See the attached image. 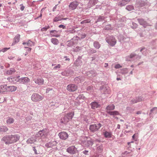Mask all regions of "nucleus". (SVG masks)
Wrapping results in <instances>:
<instances>
[{
    "label": "nucleus",
    "mask_w": 157,
    "mask_h": 157,
    "mask_svg": "<svg viewBox=\"0 0 157 157\" xmlns=\"http://www.w3.org/2000/svg\"><path fill=\"white\" fill-rule=\"evenodd\" d=\"M50 28L49 25L45 26L41 29L40 30L42 32L46 31Z\"/></svg>",
    "instance_id": "nucleus-38"
},
{
    "label": "nucleus",
    "mask_w": 157,
    "mask_h": 157,
    "mask_svg": "<svg viewBox=\"0 0 157 157\" xmlns=\"http://www.w3.org/2000/svg\"><path fill=\"white\" fill-rule=\"evenodd\" d=\"M120 125L119 124H117V128H118V129H120Z\"/></svg>",
    "instance_id": "nucleus-64"
},
{
    "label": "nucleus",
    "mask_w": 157,
    "mask_h": 157,
    "mask_svg": "<svg viewBox=\"0 0 157 157\" xmlns=\"http://www.w3.org/2000/svg\"><path fill=\"white\" fill-rule=\"evenodd\" d=\"M63 20V18L59 16H56L54 19H53V22H56L59 21H60Z\"/></svg>",
    "instance_id": "nucleus-29"
},
{
    "label": "nucleus",
    "mask_w": 157,
    "mask_h": 157,
    "mask_svg": "<svg viewBox=\"0 0 157 157\" xmlns=\"http://www.w3.org/2000/svg\"><path fill=\"white\" fill-rule=\"evenodd\" d=\"M104 19V17L103 16H99L98 19H97V21H103Z\"/></svg>",
    "instance_id": "nucleus-42"
},
{
    "label": "nucleus",
    "mask_w": 157,
    "mask_h": 157,
    "mask_svg": "<svg viewBox=\"0 0 157 157\" xmlns=\"http://www.w3.org/2000/svg\"><path fill=\"white\" fill-rule=\"evenodd\" d=\"M106 42L111 46H114L117 43V40L113 36H109L105 39Z\"/></svg>",
    "instance_id": "nucleus-2"
},
{
    "label": "nucleus",
    "mask_w": 157,
    "mask_h": 157,
    "mask_svg": "<svg viewBox=\"0 0 157 157\" xmlns=\"http://www.w3.org/2000/svg\"><path fill=\"white\" fill-rule=\"evenodd\" d=\"M115 106L113 104L110 105L106 107L107 109L109 110H113Z\"/></svg>",
    "instance_id": "nucleus-33"
},
{
    "label": "nucleus",
    "mask_w": 157,
    "mask_h": 157,
    "mask_svg": "<svg viewBox=\"0 0 157 157\" xmlns=\"http://www.w3.org/2000/svg\"><path fill=\"white\" fill-rule=\"evenodd\" d=\"M67 89L69 91H74L77 89V86L74 84H69L67 86Z\"/></svg>",
    "instance_id": "nucleus-8"
},
{
    "label": "nucleus",
    "mask_w": 157,
    "mask_h": 157,
    "mask_svg": "<svg viewBox=\"0 0 157 157\" xmlns=\"http://www.w3.org/2000/svg\"><path fill=\"white\" fill-rule=\"evenodd\" d=\"M112 134V133L110 132L105 131L104 133V135L105 138H110L111 137Z\"/></svg>",
    "instance_id": "nucleus-26"
},
{
    "label": "nucleus",
    "mask_w": 157,
    "mask_h": 157,
    "mask_svg": "<svg viewBox=\"0 0 157 157\" xmlns=\"http://www.w3.org/2000/svg\"><path fill=\"white\" fill-rule=\"evenodd\" d=\"M7 92H13L15 91L17 89L16 86H7Z\"/></svg>",
    "instance_id": "nucleus-13"
},
{
    "label": "nucleus",
    "mask_w": 157,
    "mask_h": 157,
    "mask_svg": "<svg viewBox=\"0 0 157 157\" xmlns=\"http://www.w3.org/2000/svg\"><path fill=\"white\" fill-rule=\"evenodd\" d=\"M20 76H14L13 77L11 78L12 81L14 83H16L17 82H20V78H19Z\"/></svg>",
    "instance_id": "nucleus-23"
},
{
    "label": "nucleus",
    "mask_w": 157,
    "mask_h": 157,
    "mask_svg": "<svg viewBox=\"0 0 157 157\" xmlns=\"http://www.w3.org/2000/svg\"><path fill=\"white\" fill-rule=\"evenodd\" d=\"M49 32L51 36L58 37L59 36V35L57 34V31L55 30H50Z\"/></svg>",
    "instance_id": "nucleus-20"
},
{
    "label": "nucleus",
    "mask_w": 157,
    "mask_h": 157,
    "mask_svg": "<svg viewBox=\"0 0 157 157\" xmlns=\"http://www.w3.org/2000/svg\"><path fill=\"white\" fill-rule=\"evenodd\" d=\"M83 153L86 155L88 153V151L87 150H85L84 151H83Z\"/></svg>",
    "instance_id": "nucleus-57"
},
{
    "label": "nucleus",
    "mask_w": 157,
    "mask_h": 157,
    "mask_svg": "<svg viewBox=\"0 0 157 157\" xmlns=\"http://www.w3.org/2000/svg\"><path fill=\"white\" fill-rule=\"evenodd\" d=\"M43 98L44 97L43 96L37 93L33 94L31 97L32 100L35 102L39 101L42 100Z\"/></svg>",
    "instance_id": "nucleus-4"
},
{
    "label": "nucleus",
    "mask_w": 157,
    "mask_h": 157,
    "mask_svg": "<svg viewBox=\"0 0 157 157\" xmlns=\"http://www.w3.org/2000/svg\"><path fill=\"white\" fill-rule=\"evenodd\" d=\"M36 137L37 136H38L40 137L44 138L43 134V132L41 130L39 131L38 133L36 134Z\"/></svg>",
    "instance_id": "nucleus-35"
},
{
    "label": "nucleus",
    "mask_w": 157,
    "mask_h": 157,
    "mask_svg": "<svg viewBox=\"0 0 157 157\" xmlns=\"http://www.w3.org/2000/svg\"><path fill=\"white\" fill-rule=\"evenodd\" d=\"M108 66V63H105V64L104 67H107Z\"/></svg>",
    "instance_id": "nucleus-62"
},
{
    "label": "nucleus",
    "mask_w": 157,
    "mask_h": 157,
    "mask_svg": "<svg viewBox=\"0 0 157 157\" xmlns=\"http://www.w3.org/2000/svg\"><path fill=\"white\" fill-rule=\"evenodd\" d=\"M140 58V56L133 53L126 57V60L127 61H132Z\"/></svg>",
    "instance_id": "nucleus-3"
},
{
    "label": "nucleus",
    "mask_w": 157,
    "mask_h": 157,
    "mask_svg": "<svg viewBox=\"0 0 157 157\" xmlns=\"http://www.w3.org/2000/svg\"><path fill=\"white\" fill-rule=\"evenodd\" d=\"M32 117L30 116H28L26 118V119L27 121H29L32 119Z\"/></svg>",
    "instance_id": "nucleus-50"
},
{
    "label": "nucleus",
    "mask_w": 157,
    "mask_h": 157,
    "mask_svg": "<svg viewBox=\"0 0 157 157\" xmlns=\"http://www.w3.org/2000/svg\"><path fill=\"white\" fill-rule=\"evenodd\" d=\"M94 46L96 49H98L101 46V45L98 42L95 41L94 43Z\"/></svg>",
    "instance_id": "nucleus-31"
},
{
    "label": "nucleus",
    "mask_w": 157,
    "mask_h": 157,
    "mask_svg": "<svg viewBox=\"0 0 157 157\" xmlns=\"http://www.w3.org/2000/svg\"><path fill=\"white\" fill-rule=\"evenodd\" d=\"M90 20L88 19L82 21L81 22V24H86L90 23Z\"/></svg>",
    "instance_id": "nucleus-40"
},
{
    "label": "nucleus",
    "mask_w": 157,
    "mask_h": 157,
    "mask_svg": "<svg viewBox=\"0 0 157 157\" xmlns=\"http://www.w3.org/2000/svg\"><path fill=\"white\" fill-rule=\"evenodd\" d=\"M108 113L111 115H119V112L117 111H109L108 112Z\"/></svg>",
    "instance_id": "nucleus-32"
},
{
    "label": "nucleus",
    "mask_w": 157,
    "mask_h": 157,
    "mask_svg": "<svg viewBox=\"0 0 157 157\" xmlns=\"http://www.w3.org/2000/svg\"><path fill=\"white\" fill-rule=\"evenodd\" d=\"M61 74L63 76H67V73L66 71H64L62 72Z\"/></svg>",
    "instance_id": "nucleus-51"
},
{
    "label": "nucleus",
    "mask_w": 157,
    "mask_h": 157,
    "mask_svg": "<svg viewBox=\"0 0 157 157\" xmlns=\"http://www.w3.org/2000/svg\"><path fill=\"white\" fill-rule=\"evenodd\" d=\"M134 142L133 141H131V142H128V145L130 146V144L132 143H133Z\"/></svg>",
    "instance_id": "nucleus-61"
},
{
    "label": "nucleus",
    "mask_w": 157,
    "mask_h": 157,
    "mask_svg": "<svg viewBox=\"0 0 157 157\" xmlns=\"http://www.w3.org/2000/svg\"><path fill=\"white\" fill-rule=\"evenodd\" d=\"M58 136L61 139L63 140H66L68 136L67 133L65 132H61L59 133Z\"/></svg>",
    "instance_id": "nucleus-9"
},
{
    "label": "nucleus",
    "mask_w": 157,
    "mask_h": 157,
    "mask_svg": "<svg viewBox=\"0 0 157 157\" xmlns=\"http://www.w3.org/2000/svg\"><path fill=\"white\" fill-rule=\"evenodd\" d=\"M126 9L128 11H131L134 9V7L132 5H128L126 7Z\"/></svg>",
    "instance_id": "nucleus-36"
},
{
    "label": "nucleus",
    "mask_w": 157,
    "mask_h": 157,
    "mask_svg": "<svg viewBox=\"0 0 157 157\" xmlns=\"http://www.w3.org/2000/svg\"><path fill=\"white\" fill-rule=\"evenodd\" d=\"M59 28H62L63 29H64L66 28V26L63 25H60L59 26Z\"/></svg>",
    "instance_id": "nucleus-52"
},
{
    "label": "nucleus",
    "mask_w": 157,
    "mask_h": 157,
    "mask_svg": "<svg viewBox=\"0 0 157 157\" xmlns=\"http://www.w3.org/2000/svg\"><path fill=\"white\" fill-rule=\"evenodd\" d=\"M43 132V134L44 137L45 136H46L47 135L48 133V131L46 129H43L41 130Z\"/></svg>",
    "instance_id": "nucleus-39"
},
{
    "label": "nucleus",
    "mask_w": 157,
    "mask_h": 157,
    "mask_svg": "<svg viewBox=\"0 0 157 157\" xmlns=\"http://www.w3.org/2000/svg\"><path fill=\"white\" fill-rule=\"evenodd\" d=\"M157 108L154 107L151 110V112L152 113L153 111H155V113H156L157 112Z\"/></svg>",
    "instance_id": "nucleus-48"
},
{
    "label": "nucleus",
    "mask_w": 157,
    "mask_h": 157,
    "mask_svg": "<svg viewBox=\"0 0 157 157\" xmlns=\"http://www.w3.org/2000/svg\"><path fill=\"white\" fill-rule=\"evenodd\" d=\"M33 45V42L30 40H29L27 43V45L28 46H31Z\"/></svg>",
    "instance_id": "nucleus-41"
},
{
    "label": "nucleus",
    "mask_w": 157,
    "mask_h": 157,
    "mask_svg": "<svg viewBox=\"0 0 157 157\" xmlns=\"http://www.w3.org/2000/svg\"><path fill=\"white\" fill-rule=\"evenodd\" d=\"M90 52L92 53H95L96 52V50L93 49H90Z\"/></svg>",
    "instance_id": "nucleus-54"
},
{
    "label": "nucleus",
    "mask_w": 157,
    "mask_h": 157,
    "mask_svg": "<svg viewBox=\"0 0 157 157\" xmlns=\"http://www.w3.org/2000/svg\"><path fill=\"white\" fill-rule=\"evenodd\" d=\"M56 6H57V5H56L55 6L53 7V10H52V11H55V10H56Z\"/></svg>",
    "instance_id": "nucleus-60"
},
{
    "label": "nucleus",
    "mask_w": 157,
    "mask_h": 157,
    "mask_svg": "<svg viewBox=\"0 0 157 157\" xmlns=\"http://www.w3.org/2000/svg\"><path fill=\"white\" fill-rule=\"evenodd\" d=\"M78 5V4L77 2H73L71 3L69 5V7L72 10H75Z\"/></svg>",
    "instance_id": "nucleus-16"
},
{
    "label": "nucleus",
    "mask_w": 157,
    "mask_h": 157,
    "mask_svg": "<svg viewBox=\"0 0 157 157\" xmlns=\"http://www.w3.org/2000/svg\"><path fill=\"white\" fill-rule=\"evenodd\" d=\"M57 144V142L55 141H54L47 143L45 144V146L48 148L56 146Z\"/></svg>",
    "instance_id": "nucleus-11"
},
{
    "label": "nucleus",
    "mask_w": 157,
    "mask_h": 157,
    "mask_svg": "<svg viewBox=\"0 0 157 157\" xmlns=\"http://www.w3.org/2000/svg\"><path fill=\"white\" fill-rule=\"evenodd\" d=\"M14 121V119L11 117H8L6 120V123L7 124L13 123Z\"/></svg>",
    "instance_id": "nucleus-28"
},
{
    "label": "nucleus",
    "mask_w": 157,
    "mask_h": 157,
    "mask_svg": "<svg viewBox=\"0 0 157 157\" xmlns=\"http://www.w3.org/2000/svg\"><path fill=\"white\" fill-rule=\"evenodd\" d=\"M10 48H4L0 50V52H5L7 50H9Z\"/></svg>",
    "instance_id": "nucleus-44"
},
{
    "label": "nucleus",
    "mask_w": 157,
    "mask_h": 157,
    "mask_svg": "<svg viewBox=\"0 0 157 157\" xmlns=\"http://www.w3.org/2000/svg\"><path fill=\"white\" fill-rule=\"evenodd\" d=\"M52 90V89L50 88H48L46 89V93H48L50 91Z\"/></svg>",
    "instance_id": "nucleus-53"
},
{
    "label": "nucleus",
    "mask_w": 157,
    "mask_h": 157,
    "mask_svg": "<svg viewBox=\"0 0 157 157\" xmlns=\"http://www.w3.org/2000/svg\"><path fill=\"white\" fill-rule=\"evenodd\" d=\"M15 71L14 68H12L7 71L6 73L8 75H10L13 73Z\"/></svg>",
    "instance_id": "nucleus-27"
},
{
    "label": "nucleus",
    "mask_w": 157,
    "mask_h": 157,
    "mask_svg": "<svg viewBox=\"0 0 157 157\" xmlns=\"http://www.w3.org/2000/svg\"><path fill=\"white\" fill-rule=\"evenodd\" d=\"M101 126L100 123L91 124L90 125V129L91 132H94L98 131Z\"/></svg>",
    "instance_id": "nucleus-5"
},
{
    "label": "nucleus",
    "mask_w": 157,
    "mask_h": 157,
    "mask_svg": "<svg viewBox=\"0 0 157 157\" xmlns=\"http://www.w3.org/2000/svg\"><path fill=\"white\" fill-rule=\"evenodd\" d=\"M130 0H122L118 4V6H123L127 4Z\"/></svg>",
    "instance_id": "nucleus-24"
},
{
    "label": "nucleus",
    "mask_w": 157,
    "mask_h": 157,
    "mask_svg": "<svg viewBox=\"0 0 157 157\" xmlns=\"http://www.w3.org/2000/svg\"><path fill=\"white\" fill-rule=\"evenodd\" d=\"M20 35L19 34H17L13 39V42L12 44V46L14 45L15 44L19 42L20 40Z\"/></svg>",
    "instance_id": "nucleus-17"
},
{
    "label": "nucleus",
    "mask_w": 157,
    "mask_h": 157,
    "mask_svg": "<svg viewBox=\"0 0 157 157\" xmlns=\"http://www.w3.org/2000/svg\"><path fill=\"white\" fill-rule=\"evenodd\" d=\"M65 58H66V59H65V60L66 61H67V60H68L69 61L70 60V59L69 58H67V57L66 56H65Z\"/></svg>",
    "instance_id": "nucleus-63"
},
{
    "label": "nucleus",
    "mask_w": 157,
    "mask_h": 157,
    "mask_svg": "<svg viewBox=\"0 0 157 157\" xmlns=\"http://www.w3.org/2000/svg\"><path fill=\"white\" fill-rule=\"evenodd\" d=\"M138 21L140 24V25H143L144 27H145L147 25V24L146 22L143 19H138Z\"/></svg>",
    "instance_id": "nucleus-22"
},
{
    "label": "nucleus",
    "mask_w": 157,
    "mask_h": 157,
    "mask_svg": "<svg viewBox=\"0 0 157 157\" xmlns=\"http://www.w3.org/2000/svg\"><path fill=\"white\" fill-rule=\"evenodd\" d=\"M122 67L120 64H118L116 65L114 67L116 69H118L119 68L121 67Z\"/></svg>",
    "instance_id": "nucleus-49"
},
{
    "label": "nucleus",
    "mask_w": 157,
    "mask_h": 157,
    "mask_svg": "<svg viewBox=\"0 0 157 157\" xmlns=\"http://www.w3.org/2000/svg\"><path fill=\"white\" fill-rule=\"evenodd\" d=\"M33 80L36 84H38L39 85H42L44 83V79L42 78L34 79Z\"/></svg>",
    "instance_id": "nucleus-15"
},
{
    "label": "nucleus",
    "mask_w": 157,
    "mask_h": 157,
    "mask_svg": "<svg viewBox=\"0 0 157 157\" xmlns=\"http://www.w3.org/2000/svg\"><path fill=\"white\" fill-rule=\"evenodd\" d=\"M6 88V85H4L0 86V93L3 94L7 92Z\"/></svg>",
    "instance_id": "nucleus-21"
},
{
    "label": "nucleus",
    "mask_w": 157,
    "mask_h": 157,
    "mask_svg": "<svg viewBox=\"0 0 157 157\" xmlns=\"http://www.w3.org/2000/svg\"><path fill=\"white\" fill-rule=\"evenodd\" d=\"M69 121L67 117L65 115L61 118L60 122L61 124H67Z\"/></svg>",
    "instance_id": "nucleus-14"
},
{
    "label": "nucleus",
    "mask_w": 157,
    "mask_h": 157,
    "mask_svg": "<svg viewBox=\"0 0 157 157\" xmlns=\"http://www.w3.org/2000/svg\"><path fill=\"white\" fill-rule=\"evenodd\" d=\"M91 108L92 109H95L98 108L99 107L100 105L96 101L92 102L91 104Z\"/></svg>",
    "instance_id": "nucleus-19"
},
{
    "label": "nucleus",
    "mask_w": 157,
    "mask_h": 157,
    "mask_svg": "<svg viewBox=\"0 0 157 157\" xmlns=\"http://www.w3.org/2000/svg\"><path fill=\"white\" fill-rule=\"evenodd\" d=\"M30 81V79L28 77H22L20 78V83L27 84Z\"/></svg>",
    "instance_id": "nucleus-10"
},
{
    "label": "nucleus",
    "mask_w": 157,
    "mask_h": 157,
    "mask_svg": "<svg viewBox=\"0 0 157 157\" xmlns=\"http://www.w3.org/2000/svg\"><path fill=\"white\" fill-rule=\"evenodd\" d=\"M36 140V136H33L29 138L26 141L28 144H32L35 142Z\"/></svg>",
    "instance_id": "nucleus-12"
},
{
    "label": "nucleus",
    "mask_w": 157,
    "mask_h": 157,
    "mask_svg": "<svg viewBox=\"0 0 157 157\" xmlns=\"http://www.w3.org/2000/svg\"><path fill=\"white\" fill-rule=\"evenodd\" d=\"M107 92H105V94H109L110 92V89H107Z\"/></svg>",
    "instance_id": "nucleus-59"
},
{
    "label": "nucleus",
    "mask_w": 157,
    "mask_h": 157,
    "mask_svg": "<svg viewBox=\"0 0 157 157\" xmlns=\"http://www.w3.org/2000/svg\"><path fill=\"white\" fill-rule=\"evenodd\" d=\"M20 136L17 134L6 135L3 137L1 140L6 144H10L16 142L19 140Z\"/></svg>",
    "instance_id": "nucleus-1"
},
{
    "label": "nucleus",
    "mask_w": 157,
    "mask_h": 157,
    "mask_svg": "<svg viewBox=\"0 0 157 157\" xmlns=\"http://www.w3.org/2000/svg\"><path fill=\"white\" fill-rule=\"evenodd\" d=\"M24 48H27V51H31V48H29L28 47H24Z\"/></svg>",
    "instance_id": "nucleus-56"
},
{
    "label": "nucleus",
    "mask_w": 157,
    "mask_h": 157,
    "mask_svg": "<svg viewBox=\"0 0 157 157\" xmlns=\"http://www.w3.org/2000/svg\"><path fill=\"white\" fill-rule=\"evenodd\" d=\"M22 5V6L20 8V9L21 11H23L25 8V7L22 5Z\"/></svg>",
    "instance_id": "nucleus-58"
},
{
    "label": "nucleus",
    "mask_w": 157,
    "mask_h": 157,
    "mask_svg": "<svg viewBox=\"0 0 157 157\" xmlns=\"http://www.w3.org/2000/svg\"><path fill=\"white\" fill-rule=\"evenodd\" d=\"M132 27L133 29H135V28H137V25L136 24V23H134V22H132Z\"/></svg>",
    "instance_id": "nucleus-47"
},
{
    "label": "nucleus",
    "mask_w": 157,
    "mask_h": 157,
    "mask_svg": "<svg viewBox=\"0 0 157 157\" xmlns=\"http://www.w3.org/2000/svg\"><path fill=\"white\" fill-rule=\"evenodd\" d=\"M92 2H93V5H94L97 3L98 0H90V2L91 3Z\"/></svg>",
    "instance_id": "nucleus-46"
},
{
    "label": "nucleus",
    "mask_w": 157,
    "mask_h": 157,
    "mask_svg": "<svg viewBox=\"0 0 157 157\" xmlns=\"http://www.w3.org/2000/svg\"><path fill=\"white\" fill-rule=\"evenodd\" d=\"M67 151L71 154H74L77 151V149L75 146H73L68 147L67 149Z\"/></svg>",
    "instance_id": "nucleus-7"
},
{
    "label": "nucleus",
    "mask_w": 157,
    "mask_h": 157,
    "mask_svg": "<svg viewBox=\"0 0 157 157\" xmlns=\"http://www.w3.org/2000/svg\"><path fill=\"white\" fill-rule=\"evenodd\" d=\"M60 64H57L56 66L53 67V69L54 70H57L59 69L60 67Z\"/></svg>",
    "instance_id": "nucleus-43"
},
{
    "label": "nucleus",
    "mask_w": 157,
    "mask_h": 157,
    "mask_svg": "<svg viewBox=\"0 0 157 157\" xmlns=\"http://www.w3.org/2000/svg\"><path fill=\"white\" fill-rule=\"evenodd\" d=\"M74 115V112H72L67 113L65 116L67 117L68 119L70 121L72 119Z\"/></svg>",
    "instance_id": "nucleus-25"
},
{
    "label": "nucleus",
    "mask_w": 157,
    "mask_h": 157,
    "mask_svg": "<svg viewBox=\"0 0 157 157\" xmlns=\"http://www.w3.org/2000/svg\"><path fill=\"white\" fill-rule=\"evenodd\" d=\"M147 50L145 48H141L140 50V52H141L143 54L145 55V53H144V52L146 51Z\"/></svg>",
    "instance_id": "nucleus-45"
},
{
    "label": "nucleus",
    "mask_w": 157,
    "mask_h": 157,
    "mask_svg": "<svg viewBox=\"0 0 157 157\" xmlns=\"http://www.w3.org/2000/svg\"><path fill=\"white\" fill-rule=\"evenodd\" d=\"M144 98L141 97H138L132 99L130 101V103L131 104L136 103L144 101Z\"/></svg>",
    "instance_id": "nucleus-6"
},
{
    "label": "nucleus",
    "mask_w": 157,
    "mask_h": 157,
    "mask_svg": "<svg viewBox=\"0 0 157 157\" xmlns=\"http://www.w3.org/2000/svg\"><path fill=\"white\" fill-rule=\"evenodd\" d=\"M51 42L54 45H57L59 43V41L56 38H52L51 40Z\"/></svg>",
    "instance_id": "nucleus-30"
},
{
    "label": "nucleus",
    "mask_w": 157,
    "mask_h": 157,
    "mask_svg": "<svg viewBox=\"0 0 157 157\" xmlns=\"http://www.w3.org/2000/svg\"><path fill=\"white\" fill-rule=\"evenodd\" d=\"M8 130V128L6 126H0V133L1 134H3L4 133L6 132Z\"/></svg>",
    "instance_id": "nucleus-18"
},
{
    "label": "nucleus",
    "mask_w": 157,
    "mask_h": 157,
    "mask_svg": "<svg viewBox=\"0 0 157 157\" xmlns=\"http://www.w3.org/2000/svg\"><path fill=\"white\" fill-rule=\"evenodd\" d=\"M33 150L34 151L35 154H38V153H37V150L36 149L35 147H33Z\"/></svg>",
    "instance_id": "nucleus-55"
},
{
    "label": "nucleus",
    "mask_w": 157,
    "mask_h": 157,
    "mask_svg": "<svg viewBox=\"0 0 157 157\" xmlns=\"http://www.w3.org/2000/svg\"><path fill=\"white\" fill-rule=\"evenodd\" d=\"M121 73L122 74H127L128 72V69H127L126 68L121 69Z\"/></svg>",
    "instance_id": "nucleus-37"
},
{
    "label": "nucleus",
    "mask_w": 157,
    "mask_h": 157,
    "mask_svg": "<svg viewBox=\"0 0 157 157\" xmlns=\"http://www.w3.org/2000/svg\"><path fill=\"white\" fill-rule=\"evenodd\" d=\"M93 143L94 141L92 140H88L87 142V146L88 147L92 146L93 145Z\"/></svg>",
    "instance_id": "nucleus-34"
}]
</instances>
